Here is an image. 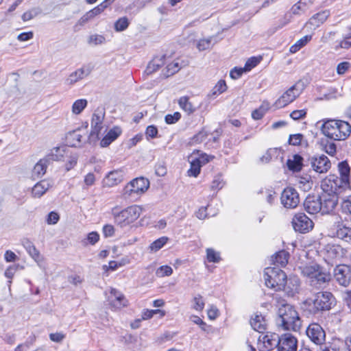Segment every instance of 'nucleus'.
Returning <instances> with one entry per match:
<instances>
[{
    "label": "nucleus",
    "instance_id": "nucleus-64",
    "mask_svg": "<svg viewBox=\"0 0 351 351\" xmlns=\"http://www.w3.org/2000/svg\"><path fill=\"white\" fill-rule=\"evenodd\" d=\"M341 207L343 212L351 214V195L343 202Z\"/></svg>",
    "mask_w": 351,
    "mask_h": 351
},
{
    "label": "nucleus",
    "instance_id": "nucleus-56",
    "mask_svg": "<svg viewBox=\"0 0 351 351\" xmlns=\"http://www.w3.org/2000/svg\"><path fill=\"white\" fill-rule=\"evenodd\" d=\"M244 72H246L244 67L235 66L230 71V76L232 79L237 80L239 79Z\"/></svg>",
    "mask_w": 351,
    "mask_h": 351
},
{
    "label": "nucleus",
    "instance_id": "nucleus-6",
    "mask_svg": "<svg viewBox=\"0 0 351 351\" xmlns=\"http://www.w3.org/2000/svg\"><path fill=\"white\" fill-rule=\"evenodd\" d=\"M149 187V180L144 177L132 180L123 189L122 197L125 199L134 200L143 194Z\"/></svg>",
    "mask_w": 351,
    "mask_h": 351
},
{
    "label": "nucleus",
    "instance_id": "nucleus-63",
    "mask_svg": "<svg viewBox=\"0 0 351 351\" xmlns=\"http://www.w3.org/2000/svg\"><path fill=\"white\" fill-rule=\"evenodd\" d=\"M265 112H266V110L264 109L262 106H261L259 108L256 109L252 111V117L254 120H260L263 117Z\"/></svg>",
    "mask_w": 351,
    "mask_h": 351
},
{
    "label": "nucleus",
    "instance_id": "nucleus-58",
    "mask_svg": "<svg viewBox=\"0 0 351 351\" xmlns=\"http://www.w3.org/2000/svg\"><path fill=\"white\" fill-rule=\"evenodd\" d=\"M324 151L330 156H334L337 152V146L335 143L328 142L326 141V143L324 145Z\"/></svg>",
    "mask_w": 351,
    "mask_h": 351
},
{
    "label": "nucleus",
    "instance_id": "nucleus-44",
    "mask_svg": "<svg viewBox=\"0 0 351 351\" xmlns=\"http://www.w3.org/2000/svg\"><path fill=\"white\" fill-rule=\"evenodd\" d=\"M206 257L209 263H219L221 261L220 254L212 248L206 250Z\"/></svg>",
    "mask_w": 351,
    "mask_h": 351
},
{
    "label": "nucleus",
    "instance_id": "nucleus-24",
    "mask_svg": "<svg viewBox=\"0 0 351 351\" xmlns=\"http://www.w3.org/2000/svg\"><path fill=\"white\" fill-rule=\"evenodd\" d=\"M122 130L119 127L115 126L110 129L108 133L103 137L100 141L101 147L109 146L114 141H115L121 134Z\"/></svg>",
    "mask_w": 351,
    "mask_h": 351
},
{
    "label": "nucleus",
    "instance_id": "nucleus-59",
    "mask_svg": "<svg viewBox=\"0 0 351 351\" xmlns=\"http://www.w3.org/2000/svg\"><path fill=\"white\" fill-rule=\"evenodd\" d=\"M193 308L196 311H202L204 307V302L201 295H197L193 298Z\"/></svg>",
    "mask_w": 351,
    "mask_h": 351
},
{
    "label": "nucleus",
    "instance_id": "nucleus-15",
    "mask_svg": "<svg viewBox=\"0 0 351 351\" xmlns=\"http://www.w3.org/2000/svg\"><path fill=\"white\" fill-rule=\"evenodd\" d=\"M334 276L340 285L348 287L351 282V266L348 265H337L334 269Z\"/></svg>",
    "mask_w": 351,
    "mask_h": 351
},
{
    "label": "nucleus",
    "instance_id": "nucleus-13",
    "mask_svg": "<svg viewBox=\"0 0 351 351\" xmlns=\"http://www.w3.org/2000/svg\"><path fill=\"white\" fill-rule=\"evenodd\" d=\"M291 223L295 231L300 233L308 232L313 227L312 220L303 213L295 214Z\"/></svg>",
    "mask_w": 351,
    "mask_h": 351
},
{
    "label": "nucleus",
    "instance_id": "nucleus-54",
    "mask_svg": "<svg viewBox=\"0 0 351 351\" xmlns=\"http://www.w3.org/2000/svg\"><path fill=\"white\" fill-rule=\"evenodd\" d=\"M211 38L199 40L197 43V48L199 51H204L209 49L211 46Z\"/></svg>",
    "mask_w": 351,
    "mask_h": 351
},
{
    "label": "nucleus",
    "instance_id": "nucleus-61",
    "mask_svg": "<svg viewBox=\"0 0 351 351\" xmlns=\"http://www.w3.org/2000/svg\"><path fill=\"white\" fill-rule=\"evenodd\" d=\"M350 67V63L348 62H342L337 64V73L339 75H343Z\"/></svg>",
    "mask_w": 351,
    "mask_h": 351
},
{
    "label": "nucleus",
    "instance_id": "nucleus-4",
    "mask_svg": "<svg viewBox=\"0 0 351 351\" xmlns=\"http://www.w3.org/2000/svg\"><path fill=\"white\" fill-rule=\"evenodd\" d=\"M302 274L309 279V284L317 289L325 287L326 284L331 280V275L326 272L318 264L306 266L302 269Z\"/></svg>",
    "mask_w": 351,
    "mask_h": 351
},
{
    "label": "nucleus",
    "instance_id": "nucleus-40",
    "mask_svg": "<svg viewBox=\"0 0 351 351\" xmlns=\"http://www.w3.org/2000/svg\"><path fill=\"white\" fill-rule=\"evenodd\" d=\"M88 101L85 99H80L74 101L72 106V112L75 114H80L87 106Z\"/></svg>",
    "mask_w": 351,
    "mask_h": 351
},
{
    "label": "nucleus",
    "instance_id": "nucleus-60",
    "mask_svg": "<svg viewBox=\"0 0 351 351\" xmlns=\"http://www.w3.org/2000/svg\"><path fill=\"white\" fill-rule=\"evenodd\" d=\"M105 40H106V38L104 36H103L101 35L95 34V35H91L89 37L88 43L90 44H94V45H97L102 44L103 43L105 42Z\"/></svg>",
    "mask_w": 351,
    "mask_h": 351
},
{
    "label": "nucleus",
    "instance_id": "nucleus-38",
    "mask_svg": "<svg viewBox=\"0 0 351 351\" xmlns=\"http://www.w3.org/2000/svg\"><path fill=\"white\" fill-rule=\"evenodd\" d=\"M129 25V19L126 16H123L114 22V29L117 32H123L128 27Z\"/></svg>",
    "mask_w": 351,
    "mask_h": 351
},
{
    "label": "nucleus",
    "instance_id": "nucleus-47",
    "mask_svg": "<svg viewBox=\"0 0 351 351\" xmlns=\"http://www.w3.org/2000/svg\"><path fill=\"white\" fill-rule=\"evenodd\" d=\"M97 15L98 14H96L93 8L87 12L84 15H83L78 21V23L80 25H84L85 23H86L88 21H89L90 19H92Z\"/></svg>",
    "mask_w": 351,
    "mask_h": 351
},
{
    "label": "nucleus",
    "instance_id": "nucleus-52",
    "mask_svg": "<svg viewBox=\"0 0 351 351\" xmlns=\"http://www.w3.org/2000/svg\"><path fill=\"white\" fill-rule=\"evenodd\" d=\"M160 313V317H163L165 313V311L160 310V309H156V310H146L143 312L142 317L143 319H148L152 317H153L154 314Z\"/></svg>",
    "mask_w": 351,
    "mask_h": 351
},
{
    "label": "nucleus",
    "instance_id": "nucleus-19",
    "mask_svg": "<svg viewBox=\"0 0 351 351\" xmlns=\"http://www.w3.org/2000/svg\"><path fill=\"white\" fill-rule=\"evenodd\" d=\"M304 210L311 215L322 213V202L319 195H308L304 202Z\"/></svg>",
    "mask_w": 351,
    "mask_h": 351
},
{
    "label": "nucleus",
    "instance_id": "nucleus-32",
    "mask_svg": "<svg viewBox=\"0 0 351 351\" xmlns=\"http://www.w3.org/2000/svg\"><path fill=\"white\" fill-rule=\"evenodd\" d=\"M166 58V54H162L160 56V63H156L158 57H154L152 61H150L145 71V73L149 75L158 70L162 66L165 64V60Z\"/></svg>",
    "mask_w": 351,
    "mask_h": 351
},
{
    "label": "nucleus",
    "instance_id": "nucleus-5",
    "mask_svg": "<svg viewBox=\"0 0 351 351\" xmlns=\"http://www.w3.org/2000/svg\"><path fill=\"white\" fill-rule=\"evenodd\" d=\"M264 279L265 285L275 291L285 290L288 282L285 272L276 267L265 268Z\"/></svg>",
    "mask_w": 351,
    "mask_h": 351
},
{
    "label": "nucleus",
    "instance_id": "nucleus-36",
    "mask_svg": "<svg viewBox=\"0 0 351 351\" xmlns=\"http://www.w3.org/2000/svg\"><path fill=\"white\" fill-rule=\"evenodd\" d=\"M23 245L28 252V254L35 260H36L39 256V251L36 248L34 243L29 239H26L23 241Z\"/></svg>",
    "mask_w": 351,
    "mask_h": 351
},
{
    "label": "nucleus",
    "instance_id": "nucleus-16",
    "mask_svg": "<svg viewBox=\"0 0 351 351\" xmlns=\"http://www.w3.org/2000/svg\"><path fill=\"white\" fill-rule=\"evenodd\" d=\"M311 160V168L316 173H325L331 167L330 160L324 154L313 155Z\"/></svg>",
    "mask_w": 351,
    "mask_h": 351
},
{
    "label": "nucleus",
    "instance_id": "nucleus-21",
    "mask_svg": "<svg viewBox=\"0 0 351 351\" xmlns=\"http://www.w3.org/2000/svg\"><path fill=\"white\" fill-rule=\"evenodd\" d=\"M124 177V172L121 169H117L109 172L103 180L104 186L112 187L121 183Z\"/></svg>",
    "mask_w": 351,
    "mask_h": 351
},
{
    "label": "nucleus",
    "instance_id": "nucleus-28",
    "mask_svg": "<svg viewBox=\"0 0 351 351\" xmlns=\"http://www.w3.org/2000/svg\"><path fill=\"white\" fill-rule=\"evenodd\" d=\"M338 171L340 175L339 177L344 185H349L350 184V167L347 160H343L338 164Z\"/></svg>",
    "mask_w": 351,
    "mask_h": 351
},
{
    "label": "nucleus",
    "instance_id": "nucleus-57",
    "mask_svg": "<svg viewBox=\"0 0 351 351\" xmlns=\"http://www.w3.org/2000/svg\"><path fill=\"white\" fill-rule=\"evenodd\" d=\"M190 319L194 324L199 325L203 331H207L208 326L206 323L204 322L199 316L192 315Z\"/></svg>",
    "mask_w": 351,
    "mask_h": 351
},
{
    "label": "nucleus",
    "instance_id": "nucleus-35",
    "mask_svg": "<svg viewBox=\"0 0 351 351\" xmlns=\"http://www.w3.org/2000/svg\"><path fill=\"white\" fill-rule=\"evenodd\" d=\"M288 143L289 145L293 146H298L300 145H304L305 147L308 146V141L304 140V136L300 133L291 134L289 137Z\"/></svg>",
    "mask_w": 351,
    "mask_h": 351
},
{
    "label": "nucleus",
    "instance_id": "nucleus-49",
    "mask_svg": "<svg viewBox=\"0 0 351 351\" xmlns=\"http://www.w3.org/2000/svg\"><path fill=\"white\" fill-rule=\"evenodd\" d=\"M181 118V114L178 112H175L173 114H168L165 117V121L167 124H174L178 122Z\"/></svg>",
    "mask_w": 351,
    "mask_h": 351
},
{
    "label": "nucleus",
    "instance_id": "nucleus-30",
    "mask_svg": "<svg viewBox=\"0 0 351 351\" xmlns=\"http://www.w3.org/2000/svg\"><path fill=\"white\" fill-rule=\"evenodd\" d=\"M110 294L114 297V299L110 300L111 306L116 308H121L128 306V300L125 296L116 289H112Z\"/></svg>",
    "mask_w": 351,
    "mask_h": 351
},
{
    "label": "nucleus",
    "instance_id": "nucleus-45",
    "mask_svg": "<svg viewBox=\"0 0 351 351\" xmlns=\"http://www.w3.org/2000/svg\"><path fill=\"white\" fill-rule=\"evenodd\" d=\"M208 133L203 128L197 134H195L191 139V144H198L203 142L208 136Z\"/></svg>",
    "mask_w": 351,
    "mask_h": 351
},
{
    "label": "nucleus",
    "instance_id": "nucleus-55",
    "mask_svg": "<svg viewBox=\"0 0 351 351\" xmlns=\"http://www.w3.org/2000/svg\"><path fill=\"white\" fill-rule=\"evenodd\" d=\"M158 130L154 125H148L146 128L145 134L147 138H154L157 137Z\"/></svg>",
    "mask_w": 351,
    "mask_h": 351
},
{
    "label": "nucleus",
    "instance_id": "nucleus-31",
    "mask_svg": "<svg viewBox=\"0 0 351 351\" xmlns=\"http://www.w3.org/2000/svg\"><path fill=\"white\" fill-rule=\"evenodd\" d=\"M330 16V11L325 10L315 14L308 21V24L314 28L319 27Z\"/></svg>",
    "mask_w": 351,
    "mask_h": 351
},
{
    "label": "nucleus",
    "instance_id": "nucleus-33",
    "mask_svg": "<svg viewBox=\"0 0 351 351\" xmlns=\"http://www.w3.org/2000/svg\"><path fill=\"white\" fill-rule=\"evenodd\" d=\"M336 235L339 239L351 245V228L343 225H339L336 231Z\"/></svg>",
    "mask_w": 351,
    "mask_h": 351
},
{
    "label": "nucleus",
    "instance_id": "nucleus-39",
    "mask_svg": "<svg viewBox=\"0 0 351 351\" xmlns=\"http://www.w3.org/2000/svg\"><path fill=\"white\" fill-rule=\"evenodd\" d=\"M178 104L181 108L189 114H191L195 111V108L189 101L188 97H182L178 101Z\"/></svg>",
    "mask_w": 351,
    "mask_h": 351
},
{
    "label": "nucleus",
    "instance_id": "nucleus-1",
    "mask_svg": "<svg viewBox=\"0 0 351 351\" xmlns=\"http://www.w3.org/2000/svg\"><path fill=\"white\" fill-rule=\"evenodd\" d=\"M336 298L330 291H319L307 298L302 304L308 315H319L330 311L336 305Z\"/></svg>",
    "mask_w": 351,
    "mask_h": 351
},
{
    "label": "nucleus",
    "instance_id": "nucleus-23",
    "mask_svg": "<svg viewBox=\"0 0 351 351\" xmlns=\"http://www.w3.org/2000/svg\"><path fill=\"white\" fill-rule=\"evenodd\" d=\"M92 71L90 66H83L82 68L77 69L71 73L69 77L66 80V83L72 85L85 77L88 76Z\"/></svg>",
    "mask_w": 351,
    "mask_h": 351
},
{
    "label": "nucleus",
    "instance_id": "nucleus-26",
    "mask_svg": "<svg viewBox=\"0 0 351 351\" xmlns=\"http://www.w3.org/2000/svg\"><path fill=\"white\" fill-rule=\"evenodd\" d=\"M252 328L258 332L263 333L267 330V320L262 314L256 313L254 317L250 320Z\"/></svg>",
    "mask_w": 351,
    "mask_h": 351
},
{
    "label": "nucleus",
    "instance_id": "nucleus-43",
    "mask_svg": "<svg viewBox=\"0 0 351 351\" xmlns=\"http://www.w3.org/2000/svg\"><path fill=\"white\" fill-rule=\"evenodd\" d=\"M168 238L162 237L151 243L149 247L152 251L156 252L160 250L167 243Z\"/></svg>",
    "mask_w": 351,
    "mask_h": 351
},
{
    "label": "nucleus",
    "instance_id": "nucleus-10",
    "mask_svg": "<svg viewBox=\"0 0 351 351\" xmlns=\"http://www.w3.org/2000/svg\"><path fill=\"white\" fill-rule=\"evenodd\" d=\"M320 202H322V214H329L332 212L337 206L339 195L337 192L323 191L319 195Z\"/></svg>",
    "mask_w": 351,
    "mask_h": 351
},
{
    "label": "nucleus",
    "instance_id": "nucleus-29",
    "mask_svg": "<svg viewBox=\"0 0 351 351\" xmlns=\"http://www.w3.org/2000/svg\"><path fill=\"white\" fill-rule=\"evenodd\" d=\"M289 256V253L282 250L274 254L271 257V261L274 265L276 266V267H285L288 263Z\"/></svg>",
    "mask_w": 351,
    "mask_h": 351
},
{
    "label": "nucleus",
    "instance_id": "nucleus-14",
    "mask_svg": "<svg viewBox=\"0 0 351 351\" xmlns=\"http://www.w3.org/2000/svg\"><path fill=\"white\" fill-rule=\"evenodd\" d=\"M104 118V112L98 114L93 113L91 119V132L88 136V141L90 144L95 143L99 139V133L102 129V123Z\"/></svg>",
    "mask_w": 351,
    "mask_h": 351
},
{
    "label": "nucleus",
    "instance_id": "nucleus-12",
    "mask_svg": "<svg viewBox=\"0 0 351 351\" xmlns=\"http://www.w3.org/2000/svg\"><path fill=\"white\" fill-rule=\"evenodd\" d=\"M306 335L315 344L322 346L326 341V332L323 328L317 323L308 325L306 330Z\"/></svg>",
    "mask_w": 351,
    "mask_h": 351
},
{
    "label": "nucleus",
    "instance_id": "nucleus-48",
    "mask_svg": "<svg viewBox=\"0 0 351 351\" xmlns=\"http://www.w3.org/2000/svg\"><path fill=\"white\" fill-rule=\"evenodd\" d=\"M86 241H83L84 245H86L87 242L90 245H95L99 240V234L97 232L93 231L87 234Z\"/></svg>",
    "mask_w": 351,
    "mask_h": 351
},
{
    "label": "nucleus",
    "instance_id": "nucleus-2",
    "mask_svg": "<svg viewBox=\"0 0 351 351\" xmlns=\"http://www.w3.org/2000/svg\"><path fill=\"white\" fill-rule=\"evenodd\" d=\"M276 324L285 330L298 331L302 322L295 308L289 304H281L278 310Z\"/></svg>",
    "mask_w": 351,
    "mask_h": 351
},
{
    "label": "nucleus",
    "instance_id": "nucleus-51",
    "mask_svg": "<svg viewBox=\"0 0 351 351\" xmlns=\"http://www.w3.org/2000/svg\"><path fill=\"white\" fill-rule=\"evenodd\" d=\"M172 273V268L168 265L160 266L156 271L157 275L161 277L171 276Z\"/></svg>",
    "mask_w": 351,
    "mask_h": 351
},
{
    "label": "nucleus",
    "instance_id": "nucleus-8",
    "mask_svg": "<svg viewBox=\"0 0 351 351\" xmlns=\"http://www.w3.org/2000/svg\"><path fill=\"white\" fill-rule=\"evenodd\" d=\"M143 208L137 205L127 207L119 213L112 210L114 222L121 228L125 227L134 222L141 215Z\"/></svg>",
    "mask_w": 351,
    "mask_h": 351
},
{
    "label": "nucleus",
    "instance_id": "nucleus-18",
    "mask_svg": "<svg viewBox=\"0 0 351 351\" xmlns=\"http://www.w3.org/2000/svg\"><path fill=\"white\" fill-rule=\"evenodd\" d=\"M298 340L290 333H285L280 336L278 351H297Z\"/></svg>",
    "mask_w": 351,
    "mask_h": 351
},
{
    "label": "nucleus",
    "instance_id": "nucleus-53",
    "mask_svg": "<svg viewBox=\"0 0 351 351\" xmlns=\"http://www.w3.org/2000/svg\"><path fill=\"white\" fill-rule=\"evenodd\" d=\"M307 111L306 109L295 110L291 112L290 117L295 121L304 119L306 117Z\"/></svg>",
    "mask_w": 351,
    "mask_h": 351
},
{
    "label": "nucleus",
    "instance_id": "nucleus-62",
    "mask_svg": "<svg viewBox=\"0 0 351 351\" xmlns=\"http://www.w3.org/2000/svg\"><path fill=\"white\" fill-rule=\"evenodd\" d=\"M59 219H60L59 215L56 212L51 211L47 215V223L48 224L53 225V224L57 223L58 222Z\"/></svg>",
    "mask_w": 351,
    "mask_h": 351
},
{
    "label": "nucleus",
    "instance_id": "nucleus-17",
    "mask_svg": "<svg viewBox=\"0 0 351 351\" xmlns=\"http://www.w3.org/2000/svg\"><path fill=\"white\" fill-rule=\"evenodd\" d=\"M296 84L293 85L287 91H285L282 95L278 98L274 103V106L276 108H282L285 107L292 101H293L300 94V91L296 89Z\"/></svg>",
    "mask_w": 351,
    "mask_h": 351
},
{
    "label": "nucleus",
    "instance_id": "nucleus-3",
    "mask_svg": "<svg viewBox=\"0 0 351 351\" xmlns=\"http://www.w3.org/2000/svg\"><path fill=\"white\" fill-rule=\"evenodd\" d=\"M322 132L328 138L334 141H344L351 134V125L339 119H323Z\"/></svg>",
    "mask_w": 351,
    "mask_h": 351
},
{
    "label": "nucleus",
    "instance_id": "nucleus-9",
    "mask_svg": "<svg viewBox=\"0 0 351 351\" xmlns=\"http://www.w3.org/2000/svg\"><path fill=\"white\" fill-rule=\"evenodd\" d=\"M321 188L323 191L335 193L339 195L346 189L350 188L349 185H344L343 181L335 174H330L321 182Z\"/></svg>",
    "mask_w": 351,
    "mask_h": 351
},
{
    "label": "nucleus",
    "instance_id": "nucleus-22",
    "mask_svg": "<svg viewBox=\"0 0 351 351\" xmlns=\"http://www.w3.org/2000/svg\"><path fill=\"white\" fill-rule=\"evenodd\" d=\"M280 335L276 332H267L263 336V348L266 351H270L274 348L278 350Z\"/></svg>",
    "mask_w": 351,
    "mask_h": 351
},
{
    "label": "nucleus",
    "instance_id": "nucleus-41",
    "mask_svg": "<svg viewBox=\"0 0 351 351\" xmlns=\"http://www.w3.org/2000/svg\"><path fill=\"white\" fill-rule=\"evenodd\" d=\"M78 130L70 132L67 135V140L72 141L69 145L71 147H77L82 142V136L77 133Z\"/></svg>",
    "mask_w": 351,
    "mask_h": 351
},
{
    "label": "nucleus",
    "instance_id": "nucleus-11",
    "mask_svg": "<svg viewBox=\"0 0 351 351\" xmlns=\"http://www.w3.org/2000/svg\"><path fill=\"white\" fill-rule=\"evenodd\" d=\"M280 202L287 208H294L300 203L299 193L295 189L291 186L285 188L280 196Z\"/></svg>",
    "mask_w": 351,
    "mask_h": 351
},
{
    "label": "nucleus",
    "instance_id": "nucleus-7",
    "mask_svg": "<svg viewBox=\"0 0 351 351\" xmlns=\"http://www.w3.org/2000/svg\"><path fill=\"white\" fill-rule=\"evenodd\" d=\"M65 153V147H54L49 154L40 159L34 167L32 176L37 178L43 176L47 171L48 165L52 161L62 160Z\"/></svg>",
    "mask_w": 351,
    "mask_h": 351
},
{
    "label": "nucleus",
    "instance_id": "nucleus-50",
    "mask_svg": "<svg viewBox=\"0 0 351 351\" xmlns=\"http://www.w3.org/2000/svg\"><path fill=\"white\" fill-rule=\"evenodd\" d=\"M180 69V67L179 66L178 62L170 63L166 67L167 71L165 75H166V77L173 75L176 73L178 72Z\"/></svg>",
    "mask_w": 351,
    "mask_h": 351
},
{
    "label": "nucleus",
    "instance_id": "nucleus-34",
    "mask_svg": "<svg viewBox=\"0 0 351 351\" xmlns=\"http://www.w3.org/2000/svg\"><path fill=\"white\" fill-rule=\"evenodd\" d=\"M227 85L226 81L220 80L217 84L211 90L208 96L210 98H215L220 94L224 93L227 90Z\"/></svg>",
    "mask_w": 351,
    "mask_h": 351
},
{
    "label": "nucleus",
    "instance_id": "nucleus-46",
    "mask_svg": "<svg viewBox=\"0 0 351 351\" xmlns=\"http://www.w3.org/2000/svg\"><path fill=\"white\" fill-rule=\"evenodd\" d=\"M224 184L225 182L223 180L221 175H217L216 176H215L210 187L212 190H219L223 188Z\"/></svg>",
    "mask_w": 351,
    "mask_h": 351
},
{
    "label": "nucleus",
    "instance_id": "nucleus-27",
    "mask_svg": "<svg viewBox=\"0 0 351 351\" xmlns=\"http://www.w3.org/2000/svg\"><path fill=\"white\" fill-rule=\"evenodd\" d=\"M304 157L299 154L293 156V159H288L287 165L288 169L295 173L300 172L304 167Z\"/></svg>",
    "mask_w": 351,
    "mask_h": 351
},
{
    "label": "nucleus",
    "instance_id": "nucleus-20",
    "mask_svg": "<svg viewBox=\"0 0 351 351\" xmlns=\"http://www.w3.org/2000/svg\"><path fill=\"white\" fill-rule=\"evenodd\" d=\"M320 346L319 351H348L347 338L343 340L340 338H334L331 341Z\"/></svg>",
    "mask_w": 351,
    "mask_h": 351
},
{
    "label": "nucleus",
    "instance_id": "nucleus-42",
    "mask_svg": "<svg viewBox=\"0 0 351 351\" xmlns=\"http://www.w3.org/2000/svg\"><path fill=\"white\" fill-rule=\"evenodd\" d=\"M262 57H256L253 56L250 58L245 62L244 69H245V71H250L253 68L256 66L261 61Z\"/></svg>",
    "mask_w": 351,
    "mask_h": 351
},
{
    "label": "nucleus",
    "instance_id": "nucleus-25",
    "mask_svg": "<svg viewBox=\"0 0 351 351\" xmlns=\"http://www.w3.org/2000/svg\"><path fill=\"white\" fill-rule=\"evenodd\" d=\"M51 187V184L48 180H43L37 182L32 189V197H41Z\"/></svg>",
    "mask_w": 351,
    "mask_h": 351
},
{
    "label": "nucleus",
    "instance_id": "nucleus-37",
    "mask_svg": "<svg viewBox=\"0 0 351 351\" xmlns=\"http://www.w3.org/2000/svg\"><path fill=\"white\" fill-rule=\"evenodd\" d=\"M190 169L188 170V175L194 178H197L201 171V162L199 159H192L190 162Z\"/></svg>",
    "mask_w": 351,
    "mask_h": 351
}]
</instances>
